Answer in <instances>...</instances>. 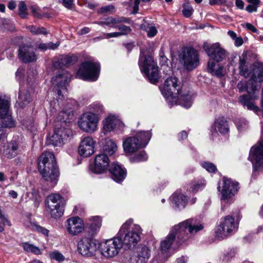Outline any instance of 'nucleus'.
<instances>
[{
	"label": "nucleus",
	"instance_id": "obj_24",
	"mask_svg": "<svg viewBox=\"0 0 263 263\" xmlns=\"http://www.w3.org/2000/svg\"><path fill=\"white\" fill-rule=\"evenodd\" d=\"M18 57L24 63L33 62L37 59L33 47L28 45H22L20 46Z\"/></svg>",
	"mask_w": 263,
	"mask_h": 263
},
{
	"label": "nucleus",
	"instance_id": "obj_25",
	"mask_svg": "<svg viewBox=\"0 0 263 263\" xmlns=\"http://www.w3.org/2000/svg\"><path fill=\"white\" fill-rule=\"evenodd\" d=\"M211 134L215 137L218 133L226 134L229 132V125L228 121L224 117L217 119L211 127Z\"/></svg>",
	"mask_w": 263,
	"mask_h": 263
},
{
	"label": "nucleus",
	"instance_id": "obj_28",
	"mask_svg": "<svg viewBox=\"0 0 263 263\" xmlns=\"http://www.w3.org/2000/svg\"><path fill=\"white\" fill-rule=\"evenodd\" d=\"M151 256V250L146 246L139 247L133 259L136 263H146Z\"/></svg>",
	"mask_w": 263,
	"mask_h": 263
},
{
	"label": "nucleus",
	"instance_id": "obj_41",
	"mask_svg": "<svg viewBox=\"0 0 263 263\" xmlns=\"http://www.w3.org/2000/svg\"><path fill=\"white\" fill-rule=\"evenodd\" d=\"M194 9L189 4H184L183 7L182 13L186 17H189L193 14Z\"/></svg>",
	"mask_w": 263,
	"mask_h": 263
},
{
	"label": "nucleus",
	"instance_id": "obj_45",
	"mask_svg": "<svg viewBox=\"0 0 263 263\" xmlns=\"http://www.w3.org/2000/svg\"><path fill=\"white\" fill-rule=\"evenodd\" d=\"M147 156L144 151H141L134 157V161H144L147 159Z\"/></svg>",
	"mask_w": 263,
	"mask_h": 263
},
{
	"label": "nucleus",
	"instance_id": "obj_20",
	"mask_svg": "<svg viewBox=\"0 0 263 263\" xmlns=\"http://www.w3.org/2000/svg\"><path fill=\"white\" fill-rule=\"evenodd\" d=\"M84 228L83 219L78 216L70 217L65 222V228L67 233L72 236L81 234L84 231Z\"/></svg>",
	"mask_w": 263,
	"mask_h": 263
},
{
	"label": "nucleus",
	"instance_id": "obj_40",
	"mask_svg": "<svg viewBox=\"0 0 263 263\" xmlns=\"http://www.w3.org/2000/svg\"><path fill=\"white\" fill-rule=\"evenodd\" d=\"M28 29L33 34H46L47 33L46 29L43 27L40 28L34 26H30L28 27Z\"/></svg>",
	"mask_w": 263,
	"mask_h": 263
},
{
	"label": "nucleus",
	"instance_id": "obj_5",
	"mask_svg": "<svg viewBox=\"0 0 263 263\" xmlns=\"http://www.w3.org/2000/svg\"><path fill=\"white\" fill-rule=\"evenodd\" d=\"M70 112L68 110L62 111L59 114L54 133L48 140L49 144L55 146H61L72 135L70 129V122L67 121Z\"/></svg>",
	"mask_w": 263,
	"mask_h": 263
},
{
	"label": "nucleus",
	"instance_id": "obj_23",
	"mask_svg": "<svg viewBox=\"0 0 263 263\" xmlns=\"http://www.w3.org/2000/svg\"><path fill=\"white\" fill-rule=\"evenodd\" d=\"M95 141L90 136L83 138L79 146V154L83 157H88L95 152Z\"/></svg>",
	"mask_w": 263,
	"mask_h": 263
},
{
	"label": "nucleus",
	"instance_id": "obj_39",
	"mask_svg": "<svg viewBox=\"0 0 263 263\" xmlns=\"http://www.w3.org/2000/svg\"><path fill=\"white\" fill-rule=\"evenodd\" d=\"M18 14L22 18H26L28 14L26 5L24 2H20L18 4Z\"/></svg>",
	"mask_w": 263,
	"mask_h": 263
},
{
	"label": "nucleus",
	"instance_id": "obj_38",
	"mask_svg": "<svg viewBox=\"0 0 263 263\" xmlns=\"http://www.w3.org/2000/svg\"><path fill=\"white\" fill-rule=\"evenodd\" d=\"M49 256L51 259L55 260L59 262H62L65 260V257L64 255L57 251L50 252Z\"/></svg>",
	"mask_w": 263,
	"mask_h": 263
},
{
	"label": "nucleus",
	"instance_id": "obj_21",
	"mask_svg": "<svg viewBox=\"0 0 263 263\" xmlns=\"http://www.w3.org/2000/svg\"><path fill=\"white\" fill-rule=\"evenodd\" d=\"M249 159L252 163L255 170H257L263 165V139L252 147Z\"/></svg>",
	"mask_w": 263,
	"mask_h": 263
},
{
	"label": "nucleus",
	"instance_id": "obj_37",
	"mask_svg": "<svg viewBox=\"0 0 263 263\" xmlns=\"http://www.w3.org/2000/svg\"><path fill=\"white\" fill-rule=\"evenodd\" d=\"M235 124L239 132L245 131L248 128V122L245 119H236Z\"/></svg>",
	"mask_w": 263,
	"mask_h": 263
},
{
	"label": "nucleus",
	"instance_id": "obj_54",
	"mask_svg": "<svg viewBox=\"0 0 263 263\" xmlns=\"http://www.w3.org/2000/svg\"><path fill=\"white\" fill-rule=\"evenodd\" d=\"M226 3V0H209L210 5H221Z\"/></svg>",
	"mask_w": 263,
	"mask_h": 263
},
{
	"label": "nucleus",
	"instance_id": "obj_36",
	"mask_svg": "<svg viewBox=\"0 0 263 263\" xmlns=\"http://www.w3.org/2000/svg\"><path fill=\"white\" fill-rule=\"evenodd\" d=\"M205 181L204 179L198 181H194L192 183L191 191L196 193L202 189L205 185Z\"/></svg>",
	"mask_w": 263,
	"mask_h": 263
},
{
	"label": "nucleus",
	"instance_id": "obj_33",
	"mask_svg": "<svg viewBox=\"0 0 263 263\" xmlns=\"http://www.w3.org/2000/svg\"><path fill=\"white\" fill-rule=\"evenodd\" d=\"M72 62V58L68 55H60L54 61L53 66L57 68H63L70 64Z\"/></svg>",
	"mask_w": 263,
	"mask_h": 263
},
{
	"label": "nucleus",
	"instance_id": "obj_51",
	"mask_svg": "<svg viewBox=\"0 0 263 263\" xmlns=\"http://www.w3.org/2000/svg\"><path fill=\"white\" fill-rule=\"evenodd\" d=\"M4 22L6 24L4 26V28L5 29H7L11 32H13L15 30V28L14 25L11 23L9 21L5 20H4Z\"/></svg>",
	"mask_w": 263,
	"mask_h": 263
},
{
	"label": "nucleus",
	"instance_id": "obj_9",
	"mask_svg": "<svg viewBox=\"0 0 263 263\" xmlns=\"http://www.w3.org/2000/svg\"><path fill=\"white\" fill-rule=\"evenodd\" d=\"M238 228V222L235 221L234 218L228 215L220 219L216 231L215 235L218 239L226 238L235 233Z\"/></svg>",
	"mask_w": 263,
	"mask_h": 263
},
{
	"label": "nucleus",
	"instance_id": "obj_14",
	"mask_svg": "<svg viewBox=\"0 0 263 263\" xmlns=\"http://www.w3.org/2000/svg\"><path fill=\"white\" fill-rule=\"evenodd\" d=\"M99 248L102 256L106 258H110L118 254L122 248V242L117 236L101 242Z\"/></svg>",
	"mask_w": 263,
	"mask_h": 263
},
{
	"label": "nucleus",
	"instance_id": "obj_22",
	"mask_svg": "<svg viewBox=\"0 0 263 263\" xmlns=\"http://www.w3.org/2000/svg\"><path fill=\"white\" fill-rule=\"evenodd\" d=\"M109 162V159L106 155L98 154L96 156L94 165L91 166L90 170L96 174L103 173L108 170Z\"/></svg>",
	"mask_w": 263,
	"mask_h": 263
},
{
	"label": "nucleus",
	"instance_id": "obj_7",
	"mask_svg": "<svg viewBox=\"0 0 263 263\" xmlns=\"http://www.w3.org/2000/svg\"><path fill=\"white\" fill-rule=\"evenodd\" d=\"M142 229L138 224L133 223L132 219H128L121 227L117 237L122 242V246H135L140 240Z\"/></svg>",
	"mask_w": 263,
	"mask_h": 263
},
{
	"label": "nucleus",
	"instance_id": "obj_12",
	"mask_svg": "<svg viewBox=\"0 0 263 263\" xmlns=\"http://www.w3.org/2000/svg\"><path fill=\"white\" fill-rule=\"evenodd\" d=\"M100 69L99 63L84 62L80 65L77 72V77L84 80L95 81L99 77Z\"/></svg>",
	"mask_w": 263,
	"mask_h": 263
},
{
	"label": "nucleus",
	"instance_id": "obj_63",
	"mask_svg": "<svg viewBox=\"0 0 263 263\" xmlns=\"http://www.w3.org/2000/svg\"><path fill=\"white\" fill-rule=\"evenodd\" d=\"M187 137V133L185 131H182L178 135V137L180 140H183Z\"/></svg>",
	"mask_w": 263,
	"mask_h": 263
},
{
	"label": "nucleus",
	"instance_id": "obj_60",
	"mask_svg": "<svg viewBox=\"0 0 263 263\" xmlns=\"http://www.w3.org/2000/svg\"><path fill=\"white\" fill-rule=\"evenodd\" d=\"M90 31V29L88 27H85L81 29H80L79 32L78 34L80 35H83L86 33H88Z\"/></svg>",
	"mask_w": 263,
	"mask_h": 263
},
{
	"label": "nucleus",
	"instance_id": "obj_61",
	"mask_svg": "<svg viewBox=\"0 0 263 263\" xmlns=\"http://www.w3.org/2000/svg\"><path fill=\"white\" fill-rule=\"evenodd\" d=\"M236 6L240 9H243L244 7V3L242 0H236Z\"/></svg>",
	"mask_w": 263,
	"mask_h": 263
},
{
	"label": "nucleus",
	"instance_id": "obj_42",
	"mask_svg": "<svg viewBox=\"0 0 263 263\" xmlns=\"http://www.w3.org/2000/svg\"><path fill=\"white\" fill-rule=\"evenodd\" d=\"M90 109L95 112V114L101 113L104 110L103 106L99 103H94L90 105Z\"/></svg>",
	"mask_w": 263,
	"mask_h": 263
},
{
	"label": "nucleus",
	"instance_id": "obj_62",
	"mask_svg": "<svg viewBox=\"0 0 263 263\" xmlns=\"http://www.w3.org/2000/svg\"><path fill=\"white\" fill-rule=\"evenodd\" d=\"M0 219L4 223H7L8 225H10V221L7 219V218L2 213V211L0 212Z\"/></svg>",
	"mask_w": 263,
	"mask_h": 263
},
{
	"label": "nucleus",
	"instance_id": "obj_13",
	"mask_svg": "<svg viewBox=\"0 0 263 263\" xmlns=\"http://www.w3.org/2000/svg\"><path fill=\"white\" fill-rule=\"evenodd\" d=\"M238 183L233 180L223 177L218 183V190L221 194V199L227 201L231 199L237 193L239 189Z\"/></svg>",
	"mask_w": 263,
	"mask_h": 263
},
{
	"label": "nucleus",
	"instance_id": "obj_16",
	"mask_svg": "<svg viewBox=\"0 0 263 263\" xmlns=\"http://www.w3.org/2000/svg\"><path fill=\"white\" fill-rule=\"evenodd\" d=\"M144 136V138L140 141L137 140L135 137L126 138L123 142V147L124 151L127 153H132L135 152L140 148L145 147L148 143L151 138V134L150 133H140L139 137L141 135Z\"/></svg>",
	"mask_w": 263,
	"mask_h": 263
},
{
	"label": "nucleus",
	"instance_id": "obj_56",
	"mask_svg": "<svg viewBox=\"0 0 263 263\" xmlns=\"http://www.w3.org/2000/svg\"><path fill=\"white\" fill-rule=\"evenodd\" d=\"M257 6H254L253 5H249L246 8V10L249 12L251 13L253 12H256L257 10Z\"/></svg>",
	"mask_w": 263,
	"mask_h": 263
},
{
	"label": "nucleus",
	"instance_id": "obj_35",
	"mask_svg": "<svg viewBox=\"0 0 263 263\" xmlns=\"http://www.w3.org/2000/svg\"><path fill=\"white\" fill-rule=\"evenodd\" d=\"M21 246L24 250L27 253H32L36 255L42 254V250L39 247L28 242L22 243Z\"/></svg>",
	"mask_w": 263,
	"mask_h": 263
},
{
	"label": "nucleus",
	"instance_id": "obj_6",
	"mask_svg": "<svg viewBox=\"0 0 263 263\" xmlns=\"http://www.w3.org/2000/svg\"><path fill=\"white\" fill-rule=\"evenodd\" d=\"M203 48L210 58V60L208 64L209 71L217 77H221L224 75L226 71L223 66L215 63L214 61L219 62L225 59L227 57L226 50L221 47L218 43L211 45L204 44Z\"/></svg>",
	"mask_w": 263,
	"mask_h": 263
},
{
	"label": "nucleus",
	"instance_id": "obj_53",
	"mask_svg": "<svg viewBox=\"0 0 263 263\" xmlns=\"http://www.w3.org/2000/svg\"><path fill=\"white\" fill-rule=\"evenodd\" d=\"M25 126L26 128L31 132H34L36 130L34 123L31 121L26 123Z\"/></svg>",
	"mask_w": 263,
	"mask_h": 263
},
{
	"label": "nucleus",
	"instance_id": "obj_55",
	"mask_svg": "<svg viewBox=\"0 0 263 263\" xmlns=\"http://www.w3.org/2000/svg\"><path fill=\"white\" fill-rule=\"evenodd\" d=\"M60 45V43L59 42H56L55 43H53L52 42H49L47 43V47L48 49H55L57 48Z\"/></svg>",
	"mask_w": 263,
	"mask_h": 263
},
{
	"label": "nucleus",
	"instance_id": "obj_30",
	"mask_svg": "<svg viewBox=\"0 0 263 263\" xmlns=\"http://www.w3.org/2000/svg\"><path fill=\"white\" fill-rule=\"evenodd\" d=\"M172 201L175 209L180 210L185 208L187 203V198L182 193L177 191L173 194Z\"/></svg>",
	"mask_w": 263,
	"mask_h": 263
},
{
	"label": "nucleus",
	"instance_id": "obj_58",
	"mask_svg": "<svg viewBox=\"0 0 263 263\" xmlns=\"http://www.w3.org/2000/svg\"><path fill=\"white\" fill-rule=\"evenodd\" d=\"M234 40L235 41V45L237 47L241 46L243 42L241 37H236Z\"/></svg>",
	"mask_w": 263,
	"mask_h": 263
},
{
	"label": "nucleus",
	"instance_id": "obj_29",
	"mask_svg": "<svg viewBox=\"0 0 263 263\" xmlns=\"http://www.w3.org/2000/svg\"><path fill=\"white\" fill-rule=\"evenodd\" d=\"M127 22V19L123 17H108L104 21L96 22L95 23L104 27L106 26L110 28H117L118 24Z\"/></svg>",
	"mask_w": 263,
	"mask_h": 263
},
{
	"label": "nucleus",
	"instance_id": "obj_17",
	"mask_svg": "<svg viewBox=\"0 0 263 263\" xmlns=\"http://www.w3.org/2000/svg\"><path fill=\"white\" fill-rule=\"evenodd\" d=\"M180 62L187 70H192L196 68L199 63L197 51L193 48H185L180 55Z\"/></svg>",
	"mask_w": 263,
	"mask_h": 263
},
{
	"label": "nucleus",
	"instance_id": "obj_52",
	"mask_svg": "<svg viewBox=\"0 0 263 263\" xmlns=\"http://www.w3.org/2000/svg\"><path fill=\"white\" fill-rule=\"evenodd\" d=\"M120 32H115L112 33H108L104 35L103 39H109L111 37H117L121 36Z\"/></svg>",
	"mask_w": 263,
	"mask_h": 263
},
{
	"label": "nucleus",
	"instance_id": "obj_27",
	"mask_svg": "<svg viewBox=\"0 0 263 263\" xmlns=\"http://www.w3.org/2000/svg\"><path fill=\"white\" fill-rule=\"evenodd\" d=\"M109 171L112 175V179L118 183L123 181L126 176V171L125 168L116 163L111 164Z\"/></svg>",
	"mask_w": 263,
	"mask_h": 263
},
{
	"label": "nucleus",
	"instance_id": "obj_8",
	"mask_svg": "<svg viewBox=\"0 0 263 263\" xmlns=\"http://www.w3.org/2000/svg\"><path fill=\"white\" fill-rule=\"evenodd\" d=\"M138 64L141 71L144 73L151 83L156 84L158 82L160 77L158 67L152 56L142 51Z\"/></svg>",
	"mask_w": 263,
	"mask_h": 263
},
{
	"label": "nucleus",
	"instance_id": "obj_26",
	"mask_svg": "<svg viewBox=\"0 0 263 263\" xmlns=\"http://www.w3.org/2000/svg\"><path fill=\"white\" fill-rule=\"evenodd\" d=\"M18 149V143L15 141H11L2 145L0 148V151L3 156L8 159H12L17 155Z\"/></svg>",
	"mask_w": 263,
	"mask_h": 263
},
{
	"label": "nucleus",
	"instance_id": "obj_64",
	"mask_svg": "<svg viewBox=\"0 0 263 263\" xmlns=\"http://www.w3.org/2000/svg\"><path fill=\"white\" fill-rule=\"evenodd\" d=\"M234 256V253L232 252L228 253L227 254H225L223 256V260L228 261L230 258H232Z\"/></svg>",
	"mask_w": 263,
	"mask_h": 263
},
{
	"label": "nucleus",
	"instance_id": "obj_48",
	"mask_svg": "<svg viewBox=\"0 0 263 263\" xmlns=\"http://www.w3.org/2000/svg\"><path fill=\"white\" fill-rule=\"evenodd\" d=\"M130 2L132 5L133 9V13L136 14L139 10V5L140 3V0H130Z\"/></svg>",
	"mask_w": 263,
	"mask_h": 263
},
{
	"label": "nucleus",
	"instance_id": "obj_15",
	"mask_svg": "<svg viewBox=\"0 0 263 263\" xmlns=\"http://www.w3.org/2000/svg\"><path fill=\"white\" fill-rule=\"evenodd\" d=\"M71 74L67 71H62L52 79L54 86V91L58 95V100L64 99L67 96V90L66 85L70 82Z\"/></svg>",
	"mask_w": 263,
	"mask_h": 263
},
{
	"label": "nucleus",
	"instance_id": "obj_32",
	"mask_svg": "<svg viewBox=\"0 0 263 263\" xmlns=\"http://www.w3.org/2000/svg\"><path fill=\"white\" fill-rule=\"evenodd\" d=\"M88 232L91 235L97 233L102 225V219L99 216L91 217L89 219Z\"/></svg>",
	"mask_w": 263,
	"mask_h": 263
},
{
	"label": "nucleus",
	"instance_id": "obj_50",
	"mask_svg": "<svg viewBox=\"0 0 263 263\" xmlns=\"http://www.w3.org/2000/svg\"><path fill=\"white\" fill-rule=\"evenodd\" d=\"M157 32L158 31L156 28L153 26L149 27L147 30V35L149 37H154L157 34Z\"/></svg>",
	"mask_w": 263,
	"mask_h": 263
},
{
	"label": "nucleus",
	"instance_id": "obj_4",
	"mask_svg": "<svg viewBox=\"0 0 263 263\" xmlns=\"http://www.w3.org/2000/svg\"><path fill=\"white\" fill-rule=\"evenodd\" d=\"M38 168L43 178L50 186L57 184L59 177V171L52 153L46 152L39 157Z\"/></svg>",
	"mask_w": 263,
	"mask_h": 263
},
{
	"label": "nucleus",
	"instance_id": "obj_3",
	"mask_svg": "<svg viewBox=\"0 0 263 263\" xmlns=\"http://www.w3.org/2000/svg\"><path fill=\"white\" fill-rule=\"evenodd\" d=\"M160 89L170 106L178 104L186 108L192 106V96L189 91L181 87L180 83L176 77L167 78Z\"/></svg>",
	"mask_w": 263,
	"mask_h": 263
},
{
	"label": "nucleus",
	"instance_id": "obj_31",
	"mask_svg": "<svg viewBox=\"0 0 263 263\" xmlns=\"http://www.w3.org/2000/svg\"><path fill=\"white\" fill-rule=\"evenodd\" d=\"M102 145L103 151L109 155H113L117 150L118 146L112 139L106 138L104 141H100Z\"/></svg>",
	"mask_w": 263,
	"mask_h": 263
},
{
	"label": "nucleus",
	"instance_id": "obj_18",
	"mask_svg": "<svg viewBox=\"0 0 263 263\" xmlns=\"http://www.w3.org/2000/svg\"><path fill=\"white\" fill-rule=\"evenodd\" d=\"M124 124L119 118L114 115H109L102 121L101 134L104 135L116 130H123Z\"/></svg>",
	"mask_w": 263,
	"mask_h": 263
},
{
	"label": "nucleus",
	"instance_id": "obj_44",
	"mask_svg": "<svg viewBox=\"0 0 263 263\" xmlns=\"http://www.w3.org/2000/svg\"><path fill=\"white\" fill-rule=\"evenodd\" d=\"M201 166L210 173H214L217 170L216 166L211 162H204L201 163Z\"/></svg>",
	"mask_w": 263,
	"mask_h": 263
},
{
	"label": "nucleus",
	"instance_id": "obj_34",
	"mask_svg": "<svg viewBox=\"0 0 263 263\" xmlns=\"http://www.w3.org/2000/svg\"><path fill=\"white\" fill-rule=\"evenodd\" d=\"M30 101L31 98L28 92L25 90H20L17 101L19 106L22 108H24L29 103Z\"/></svg>",
	"mask_w": 263,
	"mask_h": 263
},
{
	"label": "nucleus",
	"instance_id": "obj_19",
	"mask_svg": "<svg viewBox=\"0 0 263 263\" xmlns=\"http://www.w3.org/2000/svg\"><path fill=\"white\" fill-rule=\"evenodd\" d=\"M98 248H99V243L96 240L89 237L82 238L78 243V251L83 256L95 255Z\"/></svg>",
	"mask_w": 263,
	"mask_h": 263
},
{
	"label": "nucleus",
	"instance_id": "obj_59",
	"mask_svg": "<svg viewBox=\"0 0 263 263\" xmlns=\"http://www.w3.org/2000/svg\"><path fill=\"white\" fill-rule=\"evenodd\" d=\"M245 26L246 28L253 32H257V29L255 27V26L250 23H246L245 24Z\"/></svg>",
	"mask_w": 263,
	"mask_h": 263
},
{
	"label": "nucleus",
	"instance_id": "obj_11",
	"mask_svg": "<svg viewBox=\"0 0 263 263\" xmlns=\"http://www.w3.org/2000/svg\"><path fill=\"white\" fill-rule=\"evenodd\" d=\"M99 117L91 111L83 114L78 119V126L84 133L92 134L98 129Z\"/></svg>",
	"mask_w": 263,
	"mask_h": 263
},
{
	"label": "nucleus",
	"instance_id": "obj_43",
	"mask_svg": "<svg viewBox=\"0 0 263 263\" xmlns=\"http://www.w3.org/2000/svg\"><path fill=\"white\" fill-rule=\"evenodd\" d=\"M115 11V8L112 5H109L102 7L99 10V13H109L110 14L113 13Z\"/></svg>",
	"mask_w": 263,
	"mask_h": 263
},
{
	"label": "nucleus",
	"instance_id": "obj_1",
	"mask_svg": "<svg viewBox=\"0 0 263 263\" xmlns=\"http://www.w3.org/2000/svg\"><path fill=\"white\" fill-rule=\"evenodd\" d=\"M246 61L244 58H239V73L245 78L250 76L248 82L240 81L237 84V88L240 92L247 91L249 94L242 95L238 98L239 102L249 110L257 112L258 107L255 105L252 101L256 100L258 97L252 95L256 90L260 88V83L263 82V67L259 66L253 68V73L248 70L246 65Z\"/></svg>",
	"mask_w": 263,
	"mask_h": 263
},
{
	"label": "nucleus",
	"instance_id": "obj_10",
	"mask_svg": "<svg viewBox=\"0 0 263 263\" xmlns=\"http://www.w3.org/2000/svg\"><path fill=\"white\" fill-rule=\"evenodd\" d=\"M46 210L48 214L54 219L59 218L64 214V205L62 196L57 193L48 195L45 201Z\"/></svg>",
	"mask_w": 263,
	"mask_h": 263
},
{
	"label": "nucleus",
	"instance_id": "obj_2",
	"mask_svg": "<svg viewBox=\"0 0 263 263\" xmlns=\"http://www.w3.org/2000/svg\"><path fill=\"white\" fill-rule=\"evenodd\" d=\"M203 228L201 224L197 223L196 220L193 219H187L174 226L170 234L161 241L160 252L154 257V260L158 263H163L170 256V250L177 234L178 238L185 240L187 237L184 236V235L187 231L190 234H194Z\"/></svg>",
	"mask_w": 263,
	"mask_h": 263
},
{
	"label": "nucleus",
	"instance_id": "obj_49",
	"mask_svg": "<svg viewBox=\"0 0 263 263\" xmlns=\"http://www.w3.org/2000/svg\"><path fill=\"white\" fill-rule=\"evenodd\" d=\"M59 3H61L64 7L67 9H71L73 5V0H58Z\"/></svg>",
	"mask_w": 263,
	"mask_h": 263
},
{
	"label": "nucleus",
	"instance_id": "obj_47",
	"mask_svg": "<svg viewBox=\"0 0 263 263\" xmlns=\"http://www.w3.org/2000/svg\"><path fill=\"white\" fill-rule=\"evenodd\" d=\"M34 230L39 233H41L43 234L45 236H48V235L49 231L47 229H46L42 227H41L40 226H38V225L34 226Z\"/></svg>",
	"mask_w": 263,
	"mask_h": 263
},
{
	"label": "nucleus",
	"instance_id": "obj_57",
	"mask_svg": "<svg viewBox=\"0 0 263 263\" xmlns=\"http://www.w3.org/2000/svg\"><path fill=\"white\" fill-rule=\"evenodd\" d=\"M31 12L35 17H39L41 15L39 13V9L35 7L32 6L31 7Z\"/></svg>",
	"mask_w": 263,
	"mask_h": 263
},
{
	"label": "nucleus",
	"instance_id": "obj_46",
	"mask_svg": "<svg viewBox=\"0 0 263 263\" xmlns=\"http://www.w3.org/2000/svg\"><path fill=\"white\" fill-rule=\"evenodd\" d=\"M118 29L121 31L120 32L121 35L127 34L131 31V29L125 25H120L118 27Z\"/></svg>",
	"mask_w": 263,
	"mask_h": 263
}]
</instances>
